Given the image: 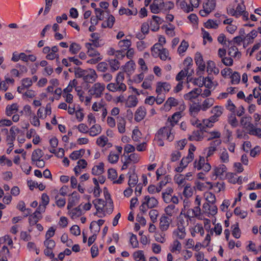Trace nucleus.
Instances as JSON below:
<instances>
[{
  "label": "nucleus",
  "instance_id": "1",
  "mask_svg": "<svg viewBox=\"0 0 261 261\" xmlns=\"http://www.w3.org/2000/svg\"><path fill=\"white\" fill-rule=\"evenodd\" d=\"M96 208L95 215L98 217L102 218L107 215L112 213L114 208L113 201H109L107 203L102 199H97L92 202Z\"/></svg>",
  "mask_w": 261,
  "mask_h": 261
},
{
  "label": "nucleus",
  "instance_id": "2",
  "mask_svg": "<svg viewBox=\"0 0 261 261\" xmlns=\"http://www.w3.org/2000/svg\"><path fill=\"white\" fill-rule=\"evenodd\" d=\"M227 13L228 15L237 18L242 16V19L245 21L249 19V13L246 10V6L243 0L241 3L238 4L235 9L231 6H229L227 8Z\"/></svg>",
  "mask_w": 261,
  "mask_h": 261
},
{
  "label": "nucleus",
  "instance_id": "3",
  "mask_svg": "<svg viewBox=\"0 0 261 261\" xmlns=\"http://www.w3.org/2000/svg\"><path fill=\"white\" fill-rule=\"evenodd\" d=\"M174 135L171 132V127L166 126L161 128L157 133L155 137V141L158 145L163 146L164 145L163 139H167L172 141L174 139Z\"/></svg>",
  "mask_w": 261,
  "mask_h": 261
},
{
  "label": "nucleus",
  "instance_id": "4",
  "mask_svg": "<svg viewBox=\"0 0 261 261\" xmlns=\"http://www.w3.org/2000/svg\"><path fill=\"white\" fill-rule=\"evenodd\" d=\"M199 75L200 76L195 80V83L199 86L204 85L206 88L209 89H214L218 86V82L214 80V78L210 76L205 77Z\"/></svg>",
  "mask_w": 261,
  "mask_h": 261
},
{
  "label": "nucleus",
  "instance_id": "5",
  "mask_svg": "<svg viewBox=\"0 0 261 261\" xmlns=\"http://www.w3.org/2000/svg\"><path fill=\"white\" fill-rule=\"evenodd\" d=\"M205 157L200 155L193 163V167L197 170H202L204 172H208L212 169V166L208 162Z\"/></svg>",
  "mask_w": 261,
  "mask_h": 261
},
{
  "label": "nucleus",
  "instance_id": "6",
  "mask_svg": "<svg viewBox=\"0 0 261 261\" xmlns=\"http://www.w3.org/2000/svg\"><path fill=\"white\" fill-rule=\"evenodd\" d=\"M141 203L140 211L146 213L148 209L156 207L158 204V201L154 197L145 196L142 200Z\"/></svg>",
  "mask_w": 261,
  "mask_h": 261
},
{
  "label": "nucleus",
  "instance_id": "7",
  "mask_svg": "<svg viewBox=\"0 0 261 261\" xmlns=\"http://www.w3.org/2000/svg\"><path fill=\"white\" fill-rule=\"evenodd\" d=\"M105 88L106 86L103 83L97 82L88 89V93L94 98H98L103 95Z\"/></svg>",
  "mask_w": 261,
  "mask_h": 261
},
{
  "label": "nucleus",
  "instance_id": "8",
  "mask_svg": "<svg viewBox=\"0 0 261 261\" xmlns=\"http://www.w3.org/2000/svg\"><path fill=\"white\" fill-rule=\"evenodd\" d=\"M216 6V0H204L202 3V9L199 11L202 17L207 16L213 11Z\"/></svg>",
  "mask_w": 261,
  "mask_h": 261
},
{
  "label": "nucleus",
  "instance_id": "9",
  "mask_svg": "<svg viewBox=\"0 0 261 261\" xmlns=\"http://www.w3.org/2000/svg\"><path fill=\"white\" fill-rule=\"evenodd\" d=\"M37 60V57L35 55L30 54L27 55L24 53H18L16 51L12 54L11 61L14 62H17L19 60H21L24 62H27L29 61L34 62Z\"/></svg>",
  "mask_w": 261,
  "mask_h": 261
},
{
  "label": "nucleus",
  "instance_id": "10",
  "mask_svg": "<svg viewBox=\"0 0 261 261\" xmlns=\"http://www.w3.org/2000/svg\"><path fill=\"white\" fill-rule=\"evenodd\" d=\"M227 172V168L223 164L214 166L210 174V178L212 180H216L217 178H222Z\"/></svg>",
  "mask_w": 261,
  "mask_h": 261
},
{
  "label": "nucleus",
  "instance_id": "11",
  "mask_svg": "<svg viewBox=\"0 0 261 261\" xmlns=\"http://www.w3.org/2000/svg\"><path fill=\"white\" fill-rule=\"evenodd\" d=\"M200 0H189V4L185 1H181L179 3L180 8L185 12H192L194 9L197 8L200 4Z\"/></svg>",
  "mask_w": 261,
  "mask_h": 261
},
{
  "label": "nucleus",
  "instance_id": "12",
  "mask_svg": "<svg viewBox=\"0 0 261 261\" xmlns=\"http://www.w3.org/2000/svg\"><path fill=\"white\" fill-rule=\"evenodd\" d=\"M194 60L197 66V74L198 75H202L205 70V64L202 54L199 52H197L195 55Z\"/></svg>",
  "mask_w": 261,
  "mask_h": 261
},
{
  "label": "nucleus",
  "instance_id": "13",
  "mask_svg": "<svg viewBox=\"0 0 261 261\" xmlns=\"http://www.w3.org/2000/svg\"><path fill=\"white\" fill-rule=\"evenodd\" d=\"M106 104L103 99L94 102L92 105V110L94 112H101V117L105 119L108 114Z\"/></svg>",
  "mask_w": 261,
  "mask_h": 261
},
{
  "label": "nucleus",
  "instance_id": "14",
  "mask_svg": "<svg viewBox=\"0 0 261 261\" xmlns=\"http://www.w3.org/2000/svg\"><path fill=\"white\" fill-rule=\"evenodd\" d=\"M43 245L45 247L44 250V254L49 258H53L55 254L53 250L56 246V242L53 239H45Z\"/></svg>",
  "mask_w": 261,
  "mask_h": 261
},
{
  "label": "nucleus",
  "instance_id": "15",
  "mask_svg": "<svg viewBox=\"0 0 261 261\" xmlns=\"http://www.w3.org/2000/svg\"><path fill=\"white\" fill-rule=\"evenodd\" d=\"M59 48L57 46H54L52 47L45 46L43 48V53L46 54V59L49 60H53L59 58L58 54Z\"/></svg>",
  "mask_w": 261,
  "mask_h": 261
},
{
  "label": "nucleus",
  "instance_id": "16",
  "mask_svg": "<svg viewBox=\"0 0 261 261\" xmlns=\"http://www.w3.org/2000/svg\"><path fill=\"white\" fill-rule=\"evenodd\" d=\"M21 134V130L16 126H12L10 129V134L7 137V141L8 147L13 148V142L15 140L17 135Z\"/></svg>",
  "mask_w": 261,
  "mask_h": 261
},
{
  "label": "nucleus",
  "instance_id": "17",
  "mask_svg": "<svg viewBox=\"0 0 261 261\" xmlns=\"http://www.w3.org/2000/svg\"><path fill=\"white\" fill-rule=\"evenodd\" d=\"M172 222L171 218L163 215L159 220V228L161 231H166Z\"/></svg>",
  "mask_w": 261,
  "mask_h": 261
},
{
  "label": "nucleus",
  "instance_id": "18",
  "mask_svg": "<svg viewBox=\"0 0 261 261\" xmlns=\"http://www.w3.org/2000/svg\"><path fill=\"white\" fill-rule=\"evenodd\" d=\"M51 114V108L50 105L47 104L45 107H40L37 111L36 115L41 120H44L47 116Z\"/></svg>",
  "mask_w": 261,
  "mask_h": 261
},
{
  "label": "nucleus",
  "instance_id": "19",
  "mask_svg": "<svg viewBox=\"0 0 261 261\" xmlns=\"http://www.w3.org/2000/svg\"><path fill=\"white\" fill-rule=\"evenodd\" d=\"M186 235V228L184 227L177 226V228L174 229L172 232L173 238L179 241L185 239Z\"/></svg>",
  "mask_w": 261,
  "mask_h": 261
},
{
  "label": "nucleus",
  "instance_id": "20",
  "mask_svg": "<svg viewBox=\"0 0 261 261\" xmlns=\"http://www.w3.org/2000/svg\"><path fill=\"white\" fill-rule=\"evenodd\" d=\"M201 93V89L200 88H195L190 92L185 94L184 98L185 100L190 102H194V100Z\"/></svg>",
  "mask_w": 261,
  "mask_h": 261
},
{
  "label": "nucleus",
  "instance_id": "21",
  "mask_svg": "<svg viewBox=\"0 0 261 261\" xmlns=\"http://www.w3.org/2000/svg\"><path fill=\"white\" fill-rule=\"evenodd\" d=\"M90 196L88 195H85L83 198V201L81 204L79 205V207L82 211H88L91 209L92 206V203L90 200Z\"/></svg>",
  "mask_w": 261,
  "mask_h": 261
},
{
  "label": "nucleus",
  "instance_id": "22",
  "mask_svg": "<svg viewBox=\"0 0 261 261\" xmlns=\"http://www.w3.org/2000/svg\"><path fill=\"white\" fill-rule=\"evenodd\" d=\"M217 207L215 205H210L208 203H205L202 206V211L208 217L214 216L217 213Z\"/></svg>",
  "mask_w": 261,
  "mask_h": 261
},
{
  "label": "nucleus",
  "instance_id": "23",
  "mask_svg": "<svg viewBox=\"0 0 261 261\" xmlns=\"http://www.w3.org/2000/svg\"><path fill=\"white\" fill-rule=\"evenodd\" d=\"M178 105H179L178 100L171 97L168 98L163 106L160 108V110L161 111L168 112L172 107H175Z\"/></svg>",
  "mask_w": 261,
  "mask_h": 261
},
{
  "label": "nucleus",
  "instance_id": "24",
  "mask_svg": "<svg viewBox=\"0 0 261 261\" xmlns=\"http://www.w3.org/2000/svg\"><path fill=\"white\" fill-rule=\"evenodd\" d=\"M164 5L163 0H153L150 5V9L152 13L157 14L163 9Z\"/></svg>",
  "mask_w": 261,
  "mask_h": 261
},
{
  "label": "nucleus",
  "instance_id": "25",
  "mask_svg": "<svg viewBox=\"0 0 261 261\" xmlns=\"http://www.w3.org/2000/svg\"><path fill=\"white\" fill-rule=\"evenodd\" d=\"M97 78V74L94 69L89 68L86 70L84 77V81L85 82L93 83L96 81Z\"/></svg>",
  "mask_w": 261,
  "mask_h": 261
},
{
  "label": "nucleus",
  "instance_id": "26",
  "mask_svg": "<svg viewBox=\"0 0 261 261\" xmlns=\"http://www.w3.org/2000/svg\"><path fill=\"white\" fill-rule=\"evenodd\" d=\"M171 87L167 82H159L156 84V92L159 94L167 93L169 91Z\"/></svg>",
  "mask_w": 261,
  "mask_h": 261
},
{
  "label": "nucleus",
  "instance_id": "27",
  "mask_svg": "<svg viewBox=\"0 0 261 261\" xmlns=\"http://www.w3.org/2000/svg\"><path fill=\"white\" fill-rule=\"evenodd\" d=\"M169 248L171 253L179 254L182 249V244L179 240L174 239L170 243Z\"/></svg>",
  "mask_w": 261,
  "mask_h": 261
},
{
  "label": "nucleus",
  "instance_id": "28",
  "mask_svg": "<svg viewBox=\"0 0 261 261\" xmlns=\"http://www.w3.org/2000/svg\"><path fill=\"white\" fill-rule=\"evenodd\" d=\"M164 212L168 217H174L178 213L179 209L174 204H170L165 207Z\"/></svg>",
  "mask_w": 261,
  "mask_h": 261
},
{
  "label": "nucleus",
  "instance_id": "29",
  "mask_svg": "<svg viewBox=\"0 0 261 261\" xmlns=\"http://www.w3.org/2000/svg\"><path fill=\"white\" fill-rule=\"evenodd\" d=\"M190 220L186 217L185 213L180 212L179 215L176 218L177 226L186 228L189 225Z\"/></svg>",
  "mask_w": 261,
  "mask_h": 261
},
{
  "label": "nucleus",
  "instance_id": "30",
  "mask_svg": "<svg viewBox=\"0 0 261 261\" xmlns=\"http://www.w3.org/2000/svg\"><path fill=\"white\" fill-rule=\"evenodd\" d=\"M80 198V196L79 194L76 192H73L68 199L67 209L71 208L79 202Z\"/></svg>",
  "mask_w": 261,
  "mask_h": 261
},
{
  "label": "nucleus",
  "instance_id": "31",
  "mask_svg": "<svg viewBox=\"0 0 261 261\" xmlns=\"http://www.w3.org/2000/svg\"><path fill=\"white\" fill-rule=\"evenodd\" d=\"M96 143V144L100 147L106 146L110 148L112 146V144L109 142L108 137L105 135H101L98 137Z\"/></svg>",
  "mask_w": 261,
  "mask_h": 261
},
{
  "label": "nucleus",
  "instance_id": "32",
  "mask_svg": "<svg viewBox=\"0 0 261 261\" xmlns=\"http://www.w3.org/2000/svg\"><path fill=\"white\" fill-rule=\"evenodd\" d=\"M223 108L221 106H217L213 108L211 112L213 116H211V119L214 121H217L219 118L222 114Z\"/></svg>",
  "mask_w": 261,
  "mask_h": 261
},
{
  "label": "nucleus",
  "instance_id": "33",
  "mask_svg": "<svg viewBox=\"0 0 261 261\" xmlns=\"http://www.w3.org/2000/svg\"><path fill=\"white\" fill-rule=\"evenodd\" d=\"M105 165L102 162H99L92 167L91 173L94 175H101L105 172Z\"/></svg>",
  "mask_w": 261,
  "mask_h": 261
},
{
  "label": "nucleus",
  "instance_id": "34",
  "mask_svg": "<svg viewBox=\"0 0 261 261\" xmlns=\"http://www.w3.org/2000/svg\"><path fill=\"white\" fill-rule=\"evenodd\" d=\"M87 164V162L85 160H79L77 162L76 165L73 169L75 175L78 176L81 173L82 169L86 168Z\"/></svg>",
  "mask_w": 261,
  "mask_h": 261
},
{
  "label": "nucleus",
  "instance_id": "35",
  "mask_svg": "<svg viewBox=\"0 0 261 261\" xmlns=\"http://www.w3.org/2000/svg\"><path fill=\"white\" fill-rule=\"evenodd\" d=\"M118 46L122 50L126 51L132 45V41L130 39L125 37L124 39L119 40L118 42Z\"/></svg>",
  "mask_w": 261,
  "mask_h": 261
},
{
  "label": "nucleus",
  "instance_id": "36",
  "mask_svg": "<svg viewBox=\"0 0 261 261\" xmlns=\"http://www.w3.org/2000/svg\"><path fill=\"white\" fill-rule=\"evenodd\" d=\"M190 231L192 237H195L197 233H200L201 236L204 234V230L201 224H196L190 228Z\"/></svg>",
  "mask_w": 261,
  "mask_h": 261
},
{
  "label": "nucleus",
  "instance_id": "37",
  "mask_svg": "<svg viewBox=\"0 0 261 261\" xmlns=\"http://www.w3.org/2000/svg\"><path fill=\"white\" fill-rule=\"evenodd\" d=\"M102 131V128L100 124L96 123L92 124L90 128H89V135L91 137H95L99 135Z\"/></svg>",
  "mask_w": 261,
  "mask_h": 261
},
{
  "label": "nucleus",
  "instance_id": "38",
  "mask_svg": "<svg viewBox=\"0 0 261 261\" xmlns=\"http://www.w3.org/2000/svg\"><path fill=\"white\" fill-rule=\"evenodd\" d=\"M146 114V110L144 107H140L138 108L135 115V120L137 122L141 121L144 119Z\"/></svg>",
  "mask_w": 261,
  "mask_h": 261
},
{
  "label": "nucleus",
  "instance_id": "39",
  "mask_svg": "<svg viewBox=\"0 0 261 261\" xmlns=\"http://www.w3.org/2000/svg\"><path fill=\"white\" fill-rule=\"evenodd\" d=\"M85 47L87 49V54L89 56L94 58L102 57L100 56V54L93 47V44L89 42L86 43L85 44Z\"/></svg>",
  "mask_w": 261,
  "mask_h": 261
},
{
  "label": "nucleus",
  "instance_id": "40",
  "mask_svg": "<svg viewBox=\"0 0 261 261\" xmlns=\"http://www.w3.org/2000/svg\"><path fill=\"white\" fill-rule=\"evenodd\" d=\"M206 70L210 74L213 73L217 75L219 72V70L216 66L215 62L213 61L209 60L207 62Z\"/></svg>",
  "mask_w": 261,
  "mask_h": 261
},
{
  "label": "nucleus",
  "instance_id": "41",
  "mask_svg": "<svg viewBox=\"0 0 261 261\" xmlns=\"http://www.w3.org/2000/svg\"><path fill=\"white\" fill-rule=\"evenodd\" d=\"M136 69V64L134 61H128L123 67L124 71L128 75L132 74Z\"/></svg>",
  "mask_w": 261,
  "mask_h": 261
},
{
  "label": "nucleus",
  "instance_id": "42",
  "mask_svg": "<svg viewBox=\"0 0 261 261\" xmlns=\"http://www.w3.org/2000/svg\"><path fill=\"white\" fill-rule=\"evenodd\" d=\"M67 210L68 214L72 219L77 218L80 216H81L82 214V212L79 206L75 208H71Z\"/></svg>",
  "mask_w": 261,
  "mask_h": 261
},
{
  "label": "nucleus",
  "instance_id": "43",
  "mask_svg": "<svg viewBox=\"0 0 261 261\" xmlns=\"http://www.w3.org/2000/svg\"><path fill=\"white\" fill-rule=\"evenodd\" d=\"M228 54L231 58L239 59L241 56V54L239 51L237 47L233 46L229 48Z\"/></svg>",
  "mask_w": 261,
  "mask_h": 261
},
{
  "label": "nucleus",
  "instance_id": "44",
  "mask_svg": "<svg viewBox=\"0 0 261 261\" xmlns=\"http://www.w3.org/2000/svg\"><path fill=\"white\" fill-rule=\"evenodd\" d=\"M137 12L138 11L136 8L129 9L125 8H121L119 10V14L120 15L124 14H125L127 16L136 15H137Z\"/></svg>",
  "mask_w": 261,
  "mask_h": 261
},
{
  "label": "nucleus",
  "instance_id": "45",
  "mask_svg": "<svg viewBox=\"0 0 261 261\" xmlns=\"http://www.w3.org/2000/svg\"><path fill=\"white\" fill-rule=\"evenodd\" d=\"M138 99L135 95H129L126 99L125 106L128 108L136 107L138 103Z\"/></svg>",
  "mask_w": 261,
  "mask_h": 261
},
{
  "label": "nucleus",
  "instance_id": "46",
  "mask_svg": "<svg viewBox=\"0 0 261 261\" xmlns=\"http://www.w3.org/2000/svg\"><path fill=\"white\" fill-rule=\"evenodd\" d=\"M79 97L81 102H83L86 106H89L93 97L89 94L88 95H85V93L82 95L79 93Z\"/></svg>",
  "mask_w": 261,
  "mask_h": 261
},
{
  "label": "nucleus",
  "instance_id": "47",
  "mask_svg": "<svg viewBox=\"0 0 261 261\" xmlns=\"http://www.w3.org/2000/svg\"><path fill=\"white\" fill-rule=\"evenodd\" d=\"M166 184V182H164L163 181H161L160 182V185L159 186H155L154 185H150L148 187V191L150 194H155L156 193L160 192L163 186H165Z\"/></svg>",
  "mask_w": 261,
  "mask_h": 261
},
{
  "label": "nucleus",
  "instance_id": "48",
  "mask_svg": "<svg viewBox=\"0 0 261 261\" xmlns=\"http://www.w3.org/2000/svg\"><path fill=\"white\" fill-rule=\"evenodd\" d=\"M18 109V106L17 103H13L8 105L6 108V114L7 116H10L16 113Z\"/></svg>",
  "mask_w": 261,
  "mask_h": 261
},
{
  "label": "nucleus",
  "instance_id": "49",
  "mask_svg": "<svg viewBox=\"0 0 261 261\" xmlns=\"http://www.w3.org/2000/svg\"><path fill=\"white\" fill-rule=\"evenodd\" d=\"M214 101L215 100L213 98H207L205 99L201 104L202 107V111H206L214 105Z\"/></svg>",
  "mask_w": 261,
  "mask_h": 261
},
{
  "label": "nucleus",
  "instance_id": "50",
  "mask_svg": "<svg viewBox=\"0 0 261 261\" xmlns=\"http://www.w3.org/2000/svg\"><path fill=\"white\" fill-rule=\"evenodd\" d=\"M141 160V156L139 154L134 152L133 153H130L128 156L127 160L128 161V163H133V164H137Z\"/></svg>",
  "mask_w": 261,
  "mask_h": 261
},
{
  "label": "nucleus",
  "instance_id": "51",
  "mask_svg": "<svg viewBox=\"0 0 261 261\" xmlns=\"http://www.w3.org/2000/svg\"><path fill=\"white\" fill-rule=\"evenodd\" d=\"M115 21V17L112 15H110L109 16L107 20L103 21L102 23L101 27L103 28H111L113 27Z\"/></svg>",
  "mask_w": 261,
  "mask_h": 261
},
{
  "label": "nucleus",
  "instance_id": "52",
  "mask_svg": "<svg viewBox=\"0 0 261 261\" xmlns=\"http://www.w3.org/2000/svg\"><path fill=\"white\" fill-rule=\"evenodd\" d=\"M164 28L166 34L168 36L172 37L175 35L174 31L175 27L173 24L169 23L167 25H164Z\"/></svg>",
  "mask_w": 261,
  "mask_h": 261
},
{
  "label": "nucleus",
  "instance_id": "53",
  "mask_svg": "<svg viewBox=\"0 0 261 261\" xmlns=\"http://www.w3.org/2000/svg\"><path fill=\"white\" fill-rule=\"evenodd\" d=\"M184 69H187V70L193 72V69L192 68L193 66V60L192 58L190 57H187L184 61Z\"/></svg>",
  "mask_w": 261,
  "mask_h": 261
},
{
  "label": "nucleus",
  "instance_id": "54",
  "mask_svg": "<svg viewBox=\"0 0 261 261\" xmlns=\"http://www.w3.org/2000/svg\"><path fill=\"white\" fill-rule=\"evenodd\" d=\"M138 181V178L137 174L135 172L130 173L128 184L130 187H135Z\"/></svg>",
  "mask_w": 261,
  "mask_h": 261
},
{
  "label": "nucleus",
  "instance_id": "55",
  "mask_svg": "<svg viewBox=\"0 0 261 261\" xmlns=\"http://www.w3.org/2000/svg\"><path fill=\"white\" fill-rule=\"evenodd\" d=\"M189 47V43L185 40H182L178 47L177 52L180 56H183Z\"/></svg>",
  "mask_w": 261,
  "mask_h": 261
},
{
  "label": "nucleus",
  "instance_id": "56",
  "mask_svg": "<svg viewBox=\"0 0 261 261\" xmlns=\"http://www.w3.org/2000/svg\"><path fill=\"white\" fill-rule=\"evenodd\" d=\"M119 154L113 151H111L108 156V161L111 164H114L119 160Z\"/></svg>",
  "mask_w": 261,
  "mask_h": 261
},
{
  "label": "nucleus",
  "instance_id": "57",
  "mask_svg": "<svg viewBox=\"0 0 261 261\" xmlns=\"http://www.w3.org/2000/svg\"><path fill=\"white\" fill-rule=\"evenodd\" d=\"M202 139V133L199 130L193 132L192 134L189 137V139L191 141H201Z\"/></svg>",
  "mask_w": 261,
  "mask_h": 261
},
{
  "label": "nucleus",
  "instance_id": "58",
  "mask_svg": "<svg viewBox=\"0 0 261 261\" xmlns=\"http://www.w3.org/2000/svg\"><path fill=\"white\" fill-rule=\"evenodd\" d=\"M173 190L171 188H167L165 191L163 192L162 197L164 201L166 203H169L170 201V197L173 193Z\"/></svg>",
  "mask_w": 261,
  "mask_h": 261
},
{
  "label": "nucleus",
  "instance_id": "59",
  "mask_svg": "<svg viewBox=\"0 0 261 261\" xmlns=\"http://www.w3.org/2000/svg\"><path fill=\"white\" fill-rule=\"evenodd\" d=\"M174 181L178 186H184L186 184V180L185 179L184 175L180 174H177L174 177Z\"/></svg>",
  "mask_w": 261,
  "mask_h": 261
},
{
  "label": "nucleus",
  "instance_id": "60",
  "mask_svg": "<svg viewBox=\"0 0 261 261\" xmlns=\"http://www.w3.org/2000/svg\"><path fill=\"white\" fill-rule=\"evenodd\" d=\"M133 256L136 261H145L144 252L142 250H138L134 252Z\"/></svg>",
  "mask_w": 261,
  "mask_h": 261
},
{
  "label": "nucleus",
  "instance_id": "61",
  "mask_svg": "<svg viewBox=\"0 0 261 261\" xmlns=\"http://www.w3.org/2000/svg\"><path fill=\"white\" fill-rule=\"evenodd\" d=\"M81 48V46L79 44L75 42H72L69 46V52L71 54H76L80 51Z\"/></svg>",
  "mask_w": 261,
  "mask_h": 261
},
{
  "label": "nucleus",
  "instance_id": "62",
  "mask_svg": "<svg viewBox=\"0 0 261 261\" xmlns=\"http://www.w3.org/2000/svg\"><path fill=\"white\" fill-rule=\"evenodd\" d=\"M142 136V133L138 127H135L132 132V139L135 142L140 141Z\"/></svg>",
  "mask_w": 261,
  "mask_h": 261
},
{
  "label": "nucleus",
  "instance_id": "63",
  "mask_svg": "<svg viewBox=\"0 0 261 261\" xmlns=\"http://www.w3.org/2000/svg\"><path fill=\"white\" fill-rule=\"evenodd\" d=\"M163 48L158 44H155L151 48V54L154 58L159 57Z\"/></svg>",
  "mask_w": 261,
  "mask_h": 261
},
{
  "label": "nucleus",
  "instance_id": "64",
  "mask_svg": "<svg viewBox=\"0 0 261 261\" xmlns=\"http://www.w3.org/2000/svg\"><path fill=\"white\" fill-rule=\"evenodd\" d=\"M84 152V149L75 150L70 154L69 158L72 160H76L83 156Z\"/></svg>",
  "mask_w": 261,
  "mask_h": 261
}]
</instances>
